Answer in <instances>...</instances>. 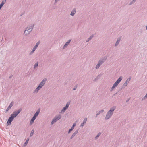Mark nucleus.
I'll use <instances>...</instances> for the list:
<instances>
[{
  "label": "nucleus",
  "instance_id": "1",
  "mask_svg": "<svg viewBox=\"0 0 147 147\" xmlns=\"http://www.w3.org/2000/svg\"><path fill=\"white\" fill-rule=\"evenodd\" d=\"M116 106H113L110 108L106 114L105 117V120H108L111 117L114 113V111L116 109Z\"/></svg>",
  "mask_w": 147,
  "mask_h": 147
},
{
  "label": "nucleus",
  "instance_id": "2",
  "mask_svg": "<svg viewBox=\"0 0 147 147\" xmlns=\"http://www.w3.org/2000/svg\"><path fill=\"white\" fill-rule=\"evenodd\" d=\"M34 26V23H31L30 24L29 26H28L24 31L23 34L24 35L26 36L32 32Z\"/></svg>",
  "mask_w": 147,
  "mask_h": 147
},
{
  "label": "nucleus",
  "instance_id": "3",
  "mask_svg": "<svg viewBox=\"0 0 147 147\" xmlns=\"http://www.w3.org/2000/svg\"><path fill=\"white\" fill-rule=\"evenodd\" d=\"M47 79L46 78H44L43 80L40 82L38 86L35 89L33 92L34 93H37L39 90H40L45 85Z\"/></svg>",
  "mask_w": 147,
  "mask_h": 147
},
{
  "label": "nucleus",
  "instance_id": "4",
  "mask_svg": "<svg viewBox=\"0 0 147 147\" xmlns=\"http://www.w3.org/2000/svg\"><path fill=\"white\" fill-rule=\"evenodd\" d=\"M107 59V57H104L100 59L95 67L96 69H99L100 67L104 63Z\"/></svg>",
  "mask_w": 147,
  "mask_h": 147
},
{
  "label": "nucleus",
  "instance_id": "5",
  "mask_svg": "<svg viewBox=\"0 0 147 147\" xmlns=\"http://www.w3.org/2000/svg\"><path fill=\"white\" fill-rule=\"evenodd\" d=\"M61 118V116L60 115H59L58 116H55L51 122V124L53 125L57 121L60 119Z\"/></svg>",
  "mask_w": 147,
  "mask_h": 147
},
{
  "label": "nucleus",
  "instance_id": "6",
  "mask_svg": "<svg viewBox=\"0 0 147 147\" xmlns=\"http://www.w3.org/2000/svg\"><path fill=\"white\" fill-rule=\"evenodd\" d=\"M21 111V109H20L17 110L16 111L13 112L11 116H12L14 118L16 117V116L20 113Z\"/></svg>",
  "mask_w": 147,
  "mask_h": 147
},
{
  "label": "nucleus",
  "instance_id": "7",
  "mask_svg": "<svg viewBox=\"0 0 147 147\" xmlns=\"http://www.w3.org/2000/svg\"><path fill=\"white\" fill-rule=\"evenodd\" d=\"M70 103L67 102L66 105L65 107H63L61 111V113H63L69 107Z\"/></svg>",
  "mask_w": 147,
  "mask_h": 147
},
{
  "label": "nucleus",
  "instance_id": "8",
  "mask_svg": "<svg viewBox=\"0 0 147 147\" xmlns=\"http://www.w3.org/2000/svg\"><path fill=\"white\" fill-rule=\"evenodd\" d=\"M131 76L129 77L126 80L125 82L124 83V84L123 85V86L124 87L127 86V85L128 84L129 81L131 80Z\"/></svg>",
  "mask_w": 147,
  "mask_h": 147
},
{
  "label": "nucleus",
  "instance_id": "9",
  "mask_svg": "<svg viewBox=\"0 0 147 147\" xmlns=\"http://www.w3.org/2000/svg\"><path fill=\"white\" fill-rule=\"evenodd\" d=\"M12 116H11L9 118L7 122V124L8 125H10L11 124V123L14 118Z\"/></svg>",
  "mask_w": 147,
  "mask_h": 147
},
{
  "label": "nucleus",
  "instance_id": "10",
  "mask_svg": "<svg viewBox=\"0 0 147 147\" xmlns=\"http://www.w3.org/2000/svg\"><path fill=\"white\" fill-rule=\"evenodd\" d=\"M76 8H74L73 10H72L70 15L72 16H74L76 13Z\"/></svg>",
  "mask_w": 147,
  "mask_h": 147
},
{
  "label": "nucleus",
  "instance_id": "11",
  "mask_svg": "<svg viewBox=\"0 0 147 147\" xmlns=\"http://www.w3.org/2000/svg\"><path fill=\"white\" fill-rule=\"evenodd\" d=\"M121 37L120 36L118 37L117 39V41L116 42L115 44V46H117L119 43L120 42L121 40Z\"/></svg>",
  "mask_w": 147,
  "mask_h": 147
},
{
  "label": "nucleus",
  "instance_id": "12",
  "mask_svg": "<svg viewBox=\"0 0 147 147\" xmlns=\"http://www.w3.org/2000/svg\"><path fill=\"white\" fill-rule=\"evenodd\" d=\"M76 123H74L73 124V125L71 127V129H70L68 132V133L69 134L74 129V127L76 126Z\"/></svg>",
  "mask_w": 147,
  "mask_h": 147
},
{
  "label": "nucleus",
  "instance_id": "13",
  "mask_svg": "<svg viewBox=\"0 0 147 147\" xmlns=\"http://www.w3.org/2000/svg\"><path fill=\"white\" fill-rule=\"evenodd\" d=\"M87 118L86 117L84 118L83 120V122L82 123H81L80 125V126L83 127L84 125V124H85L86 123L87 121Z\"/></svg>",
  "mask_w": 147,
  "mask_h": 147
},
{
  "label": "nucleus",
  "instance_id": "14",
  "mask_svg": "<svg viewBox=\"0 0 147 147\" xmlns=\"http://www.w3.org/2000/svg\"><path fill=\"white\" fill-rule=\"evenodd\" d=\"M119 83L118 82H117L116 81L115 82V83L113 84V86L111 87V89H113L114 88L116 87L119 84Z\"/></svg>",
  "mask_w": 147,
  "mask_h": 147
},
{
  "label": "nucleus",
  "instance_id": "15",
  "mask_svg": "<svg viewBox=\"0 0 147 147\" xmlns=\"http://www.w3.org/2000/svg\"><path fill=\"white\" fill-rule=\"evenodd\" d=\"M40 111V109H38L36 112L34 114V115L33 116L34 117V118H36V117H37Z\"/></svg>",
  "mask_w": 147,
  "mask_h": 147
},
{
  "label": "nucleus",
  "instance_id": "16",
  "mask_svg": "<svg viewBox=\"0 0 147 147\" xmlns=\"http://www.w3.org/2000/svg\"><path fill=\"white\" fill-rule=\"evenodd\" d=\"M13 103L12 102H11L9 105L8 106L6 110L5 111L6 112H7L10 109H11V107L13 106Z\"/></svg>",
  "mask_w": 147,
  "mask_h": 147
},
{
  "label": "nucleus",
  "instance_id": "17",
  "mask_svg": "<svg viewBox=\"0 0 147 147\" xmlns=\"http://www.w3.org/2000/svg\"><path fill=\"white\" fill-rule=\"evenodd\" d=\"M78 130H77L75 131V132L72 134L70 137L71 139H72L75 136V135L78 133Z\"/></svg>",
  "mask_w": 147,
  "mask_h": 147
},
{
  "label": "nucleus",
  "instance_id": "18",
  "mask_svg": "<svg viewBox=\"0 0 147 147\" xmlns=\"http://www.w3.org/2000/svg\"><path fill=\"white\" fill-rule=\"evenodd\" d=\"M38 47H34L33 49L30 52V55H31L34 52L36 49Z\"/></svg>",
  "mask_w": 147,
  "mask_h": 147
},
{
  "label": "nucleus",
  "instance_id": "19",
  "mask_svg": "<svg viewBox=\"0 0 147 147\" xmlns=\"http://www.w3.org/2000/svg\"><path fill=\"white\" fill-rule=\"evenodd\" d=\"M104 111L103 109L99 111L96 115V117L100 114L103 113Z\"/></svg>",
  "mask_w": 147,
  "mask_h": 147
},
{
  "label": "nucleus",
  "instance_id": "20",
  "mask_svg": "<svg viewBox=\"0 0 147 147\" xmlns=\"http://www.w3.org/2000/svg\"><path fill=\"white\" fill-rule=\"evenodd\" d=\"M6 0H3L1 1L0 4V6L2 7L3 5L6 3Z\"/></svg>",
  "mask_w": 147,
  "mask_h": 147
},
{
  "label": "nucleus",
  "instance_id": "21",
  "mask_svg": "<svg viewBox=\"0 0 147 147\" xmlns=\"http://www.w3.org/2000/svg\"><path fill=\"white\" fill-rule=\"evenodd\" d=\"M36 119V118H34V117H33L31 119V120L30 121V124L32 125L33 122H34V121Z\"/></svg>",
  "mask_w": 147,
  "mask_h": 147
},
{
  "label": "nucleus",
  "instance_id": "22",
  "mask_svg": "<svg viewBox=\"0 0 147 147\" xmlns=\"http://www.w3.org/2000/svg\"><path fill=\"white\" fill-rule=\"evenodd\" d=\"M94 36V35L93 34L91 35L87 40L86 42H89L93 37Z\"/></svg>",
  "mask_w": 147,
  "mask_h": 147
},
{
  "label": "nucleus",
  "instance_id": "23",
  "mask_svg": "<svg viewBox=\"0 0 147 147\" xmlns=\"http://www.w3.org/2000/svg\"><path fill=\"white\" fill-rule=\"evenodd\" d=\"M123 79V77L122 76H121L120 77L117 79V80L116 81L118 82L119 83Z\"/></svg>",
  "mask_w": 147,
  "mask_h": 147
},
{
  "label": "nucleus",
  "instance_id": "24",
  "mask_svg": "<svg viewBox=\"0 0 147 147\" xmlns=\"http://www.w3.org/2000/svg\"><path fill=\"white\" fill-rule=\"evenodd\" d=\"M38 62H37L35 63L34 65V69H35L38 66Z\"/></svg>",
  "mask_w": 147,
  "mask_h": 147
},
{
  "label": "nucleus",
  "instance_id": "25",
  "mask_svg": "<svg viewBox=\"0 0 147 147\" xmlns=\"http://www.w3.org/2000/svg\"><path fill=\"white\" fill-rule=\"evenodd\" d=\"M101 134L100 132L98 133L95 138V140L97 139Z\"/></svg>",
  "mask_w": 147,
  "mask_h": 147
},
{
  "label": "nucleus",
  "instance_id": "26",
  "mask_svg": "<svg viewBox=\"0 0 147 147\" xmlns=\"http://www.w3.org/2000/svg\"><path fill=\"white\" fill-rule=\"evenodd\" d=\"M71 40L70 39L68 40L67 42L64 45V46H67L70 43Z\"/></svg>",
  "mask_w": 147,
  "mask_h": 147
},
{
  "label": "nucleus",
  "instance_id": "27",
  "mask_svg": "<svg viewBox=\"0 0 147 147\" xmlns=\"http://www.w3.org/2000/svg\"><path fill=\"white\" fill-rule=\"evenodd\" d=\"M29 138H27V139L26 140V141L24 143V144L23 146L24 147H25L26 146V145H27V144L28 143V141H29Z\"/></svg>",
  "mask_w": 147,
  "mask_h": 147
},
{
  "label": "nucleus",
  "instance_id": "28",
  "mask_svg": "<svg viewBox=\"0 0 147 147\" xmlns=\"http://www.w3.org/2000/svg\"><path fill=\"white\" fill-rule=\"evenodd\" d=\"M136 0H133L131 1L130 3L129 4V5H131L133 4L136 2Z\"/></svg>",
  "mask_w": 147,
  "mask_h": 147
},
{
  "label": "nucleus",
  "instance_id": "29",
  "mask_svg": "<svg viewBox=\"0 0 147 147\" xmlns=\"http://www.w3.org/2000/svg\"><path fill=\"white\" fill-rule=\"evenodd\" d=\"M34 132V130H32L31 131V132L30 134V137H31L33 135Z\"/></svg>",
  "mask_w": 147,
  "mask_h": 147
},
{
  "label": "nucleus",
  "instance_id": "30",
  "mask_svg": "<svg viewBox=\"0 0 147 147\" xmlns=\"http://www.w3.org/2000/svg\"><path fill=\"white\" fill-rule=\"evenodd\" d=\"M40 43V41H38L36 44V45L34 46H38L39 45Z\"/></svg>",
  "mask_w": 147,
  "mask_h": 147
},
{
  "label": "nucleus",
  "instance_id": "31",
  "mask_svg": "<svg viewBox=\"0 0 147 147\" xmlns=\"http://www.w3.org/2000/svg\"><path fill=\"white\" fill-rule=\"evenodd\" d=\"M147 98V94H146L145 96L142 98V100L146 99Z\"/></svg>",
  "mask_w": 147,
  "mask_h": 147
},
{
  "label": "nucleus",
  "instance_id": "32",
  "mask_svg": "<svg viewBox=\"0 0 147 147\" xmlns=\"http://www.w3.org/2000/svg\"><path fill=\"white\" fill-rule=\"evenodd\" d=\"M59 0H55L54 4L55 5L57 3Z\"/></svg>",
  "mask_w": 147,
  "mask_h": 147
},
{
  "label": "nucleus",
  "instance_id": "33",
  "mask_svg": "<svg viewBox=\"0 0 147 147\" xmlns=\"http://www.w3.org/2000/svg\"><path fill=\"white\" fill-rule=\"evenodd\" d=\"M77 88V85L75 86L73 90H75Z\"/></svg>",
  "mask_w": 147,
  "mask_h": 147
},
{
  "label": "nucleus",
  "instance_id": "34",
  "mask_svg": "<svg viewBox=\"0 0 147 147\" xmlns=\"http://www.w3.org/2000/svg\"><path fill=\"white\" fill-rule=\"evenodd\" d=\"M130 98H128V99H127V100H126V102H128L129 101V100H130Z\"/></svg>",
  "mask_w": 147,
  "mask_h": 147
},
{
  "label": "nucleus",
  "instance_id": "35",
  "mask_svg": "<svg viewBox=\"0 0 147 147\" xmlns=\"http://www.w3.org/2000/svg\"><path fill=\"white\" fill-rule=\"evenodd\" d=\"M64 47V46H63V49H65V47Z\"/></svg>",
  "mask_w": 147,
  "mask_h": 147
}]
</instances>
